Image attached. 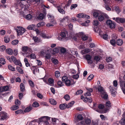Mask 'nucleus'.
<instances>
[{
  "mask_svg": "<svg viewBox=\"0 0 125 125\" xmlns=\"http://www.w3.org/2000/svg\"><path fill=\"white\" fill-rule=\"evenodd\" d=\"M19 42L18 40H15L12 41L11 42V44L14 45H17L18 43Z\"/></svg>",
  "mask_w": 125,
  "mask_h": 125,
  "instance_id": "obj_32",
  "label": "nucleus"
},
{
  "mask_svg": "<svg viewBox=\"0 0 125 125\" xmlns=\"http://www.w3.org/2000/svg\"><path fill=\"white\" fill-rule=\"evenodd\" d=\"M114 8L115 10L118 14L120 12L119 7L117 6H115L114 7Z\"/></svg>",
  "mask_w": 125,
  "mask_h": 125,
  "instance_id": "obj_41",
  "label": "nucleus"
},
{
  "mask_svg": "<svg viewBox=\"0 0 125 125\" xmlns=\"http://www.w3.org/2000/svg\"><path fill=\"white\" fill-rule=\"evenodd\" d=\"M31 70L33 71V73L34 74H35V71L36 70H37L38 69L37 67V66H33L31 68Z\"/></svg>",
  "mask_w": 125,
  "mask_h": 125,
  "instance_id": "obj_36",
  "label": "nucleus"
},
{
  "mask_svg": "<svg viewBox=\"0 0 125 125\" xmlns=\"http://www.w3.org/2000/svg\"><path fill=\"white\" fill-rule=\"evenodd\" d=\"M32 18V16L30 14L27 15L26 16V19L28 20H31Z\"/></svg>",
  "mask_w": 125,
  "mask_h": 125,
  "instance_id": "obj_45",
  "label": "nucleus"
},
{
  "mask_svg": "<svg viewBox=\"0 0 125 125\" xmlns=\"http://www.w3.org/2000/svg\"><path fill=\"white\" fill-rule=\"evenodd\" d=\"M83 41H85L88 39V37L86 35H83L81 37Z\"/></svg>",
  "mask_w": 125,
  "mask_h": 125,
  "instance_id": "obj_53",
  "label": "nucleus"
},
{
  "mask_svg": "<svg viewBox=\"0 0 125 125\" xmlns=\"http://www.w3.org/2000/svg\"><path fill=\"white\" fill-rule=\"evenodd\" d=\"M119 122L121 125H125V117L122 118Z\"/></svg>",
  "mask_w": 125,
  "mask_h": 125,
  "instance_id": "obj_37",
  "label": "nucleus"
},
{
  "mask_svg": "<svg viewBox=\"0 0 125 125\" xmlns=\"http://www.w3.org/2000/svg\"><path fill=\"white\" fill-rule=\"evenodd\" d=\"M77 6V4H72L71 7V9H73L75 8Z\"/></svg>",
  "mask_w": 125,
  "mask_h": 125,
  "instance_id": "obj_62",
  "label": "nucleus"
},
{
  "mask_svg": "<svg viewBox=\"0 0 125 125\" xmlns=\"http://www.w3.org/2000/svg\"><path fill=\"white\" fill-rule=\"evenodd\" d=\"M90 22V21L88 20H87L85 21V22L83 23H82V26H88V23Z\"/></svg>",
  "mask_w": 125,
  "mask_h": 125,
  "instance_id": "obj_18",
  "label": "nucleus"
},
{
  "mask_svg": "<svg viewBox=\"0 0 125 125\" xmlns=\"http://www.w3.org/2000/svg\"><path fill=\"white\" fill-rule=\"evenodd\" d=\"M74 103V101H72L70 103H69L68 104H67V108H69L71 107Z\"/></svg>",
  "mask_w": 125,
  "mask_h": 125,
  "instance_id": "obj_31",
  "label": "nucleus"
},
{
  "mask_svg": "<svg viewBox=\"0 0 125 125\" xmlns=\"http://www.w3.org/2000/svg\"><path fill=\"white\" fill-rule=\"evenodd\" d=\"M59 107L60 109H64L67 108V104L65 103L60 104Z\"/></svg>",
  "mask_w": 125,
  "mask_h": 125,
  "instance_id": "obj_15",
  "label": "nucleus"
},
{
  "mask_svg": "<svg viewBox=\"0 0 125 125\" xmlns=\"http://www.w3.org/2000/svg\"><path fill=\"white\" fill-rule=\"evenodd\" d=\"M125 83V81L120 79L119 81V85L120 87H122V88L124 87V83Z\"/></svg>",
  "mask_w": 125,
  "mask_h": 125,
  "instance_id": "obj_25",
  "label": "nucleus"
},
{
  "mask_svg": "<svg viewBox=\"0 0 125 125\" xmlns=\"http://www.w3.org/2000/svg\"><path fill=\"white\" fill-rule=\"evenodd\" d=\"M85 58L87 60L88 63V64H92L93 63V61L91 60V57L90 55L87 54L85 55Z\"/></svg>",
  "mask_w": 125,
  "mask_h": 125,
  "instance_id": "obj_8",
  "label": "nucleus"
},
{
  "mask_svg": "<svg viewBox=\"0 0 125 125\" xmlns=\"http://www.w3.org/2000/svg\"><path fill=\"white\" fill-rule=\"evenodd\" d=\"M45 15L43 13H40L38 17V20H42L44 18Z\"/></svg>",
  "mask_w": 125,
  "mask_h": 125,
  "instance_id": "obj_16",
  "label": "nucleus"
},
{
  "mask_svg": "<svg viewBox=\"0 0 125 125\" xmlns=\"http://www.w3.org/2000/svg\"><path fill=\"white\" fill-rule=\"evenodd\" d=\"M83 51V53L84 54H86L90 52V50L89 49H86Z\"/></svg>",
  "mask_w": 125,
  "mask_h": 125,
  "instance_id": "obj_61",
  "label": "nucleus"
},
{
  "mask_svg": "<svg viewBox=\"0 0 125 125\" xmlns=\"http://www.w3.org/2000/svg\"><path fill=\"white\" fill-rule=\"evenodd\" d=\"M95 89L97 90L98 92L100 93L101 94L103 93H104V92L105 91V90L104 88L101 85L97 87H95Z\"/></svg>",
  "mask_w": 125,
  "mask_h": 125,
  "instance_id": "obj_6",
  "label": "nucleus"
},
{
  "mask_svg": "<svg viewBox=\"0 0 125 125\" xmlns=\"http://www.w3.org/2000/svg\"><path fill=\"white\" fill-rule=\"evenodd\" d=\"M111 104L109 101H108L106 102V106L107 107H111Z\"/></svg>",
  "mask_w": 125,
  "mask_h": 125,
  "instance_id": "obj_47",
  "label": "nucleus"
},
{
  "mask_svg": "<svg viewBox=\"0 0 125 125\" xmlns=\"http://www.w3.org/2000/svg\"><path fill=\"white\" fill-rule=\"evenodd\" d=\"M6 49V47L4 45H2L0 46V51L1 52L4 51Z\"/></svg>",
  "mask_w": 125,
  "mask_h": 125,
  "instance_id": "obj_42",
  "label": "nucleus"
},
{
  "mask_svg": "<svg viewBox=\"0 0 125 125\" xmlns=\"http://www.w3.org/2000/svg\"><path fill=\"white\" fill-rule=\"evenodd\" d=\"M48 81L49 83L51 84H53L54 83V80L53 79L50 78L48 79Z\"/></svg>",
  "mask_w": 125,
  "mask_h": 125,
  "instance_id": "obj_50",
  "label": "nucleus"
},
{
  "mask_svg": "<svg viewBox=\"0 0 125 125\" xmlns=\"http://www.w3.org/2000/svg\"><path fill=\"white\" fill-rule=\"evenodd\" d=\"M9 89V87L7 86H4L2 87H0V93H1L4 91H7Z\"/></svg>",
  "mask_w": 125,
  "mask_h": 125,
  "instance_id": "obj_9",
  "label": "nucleus"
},
{
  "mask_svg": "<svg viewBox=\"0 0 125 125\" xmlns=\"http://www.w3.org/2000/svg\"><path fill=\"white\" fill-rule=\"evenodd\" d=\"M32 106L34 107H38L39 106V104L37 102H34L33 103Z\"/></svg>",
  "mask_w": 125,
  "mask_h": 125,
  "instance_id": "obj_38",
  "label": "nucleus"
},
{
  "mask_svg": "<svg viewBox=\"0 0 125 125\" xmlns=\"http://www.w3.org/2000/svg\"><path fill=\"white\" fill-rule=\"evenodd\" d=\"M116 43L118 46H121L123 43V41L121 39H118L116 41Z\"/></svg>",
  "mask_w": 125,
  "mask_h": 125,
  "instance_id": "obj_11",
  "label": "nucleus"
},
{
  "mask_svg": "<svg viewBox=\"0 0 125 125\" xmlns=\"http://www.w3.org/2000/svg\"><path fill=\"white\" fill-rule=\"evenodd\" d=\"M103 39L105 40H107L108 39V35L106 34H104L102 36Z\"/></svg>",
  "mask_w": 125,
  "mask_h": 125,
  "instance_id": "obj_51",
  "label": "nucleus"
},
{
  "mask_svg": "<svg viewBox=\"0 0 125 125\" xmlns=\"http://www.w3.org/2000/svg\"><path fill=\"white\" fill-rule=\"evenodd\" d=\"M15 104L16 105H19L21 104V102L18 99L15 100Z\"/></svg>",
  "mask_w": 125,
  "mask_h": 125,
  "instance_id": "obj_55",
  "label": "nucleus"
},
{
  "mask_svg": "<svg viewBox=\"0 0 125 125\" xmlns=\"http://www.w3.org/2000/svg\"><path fill=\"white\" fill-rule=\"evenodd\" d=\"M4 40L6 43L9 42L10 40V38L7 36H5L4 37Z\"/></svg>",
  "mask_w": 125,
  "mask_h": 125,
  "instance_id": "obj_30",
  "label": "nucleus"
},
{
  "mask_svg": "<svg viewBox=\"0 0 125 125\" xmlns=\"http://www.w3.org/2000/svg\"><path fill=\"white\" fill-rule=\"evenodd\" d=\"M62 4L61 5L58 6L57 8V9L58 11L61 13L62 14H64L65 13V11L63 9H65V6H64L63 8L62 7Z\"/></svg>",
  "mask_w": 125,
  "mask_h": 125,
  "instance_id": "obj_5",
  "label": "nucleus"
},
{
  "mask_svg": "<svg viewBox=\"0 0 125 125\" xmlns=\"http://www.w3.org/2000/svg\"><path fill=\"white\" fill-rule=\"evenodd\" d=\"M14 63L16 65H19L21 67L22 66V64L20 61L18 60L17 59L14 62Z\"/></svg>",
  "mask_w": 125,
  "mask_h": 125,
  "instance_id": "obj_17",
  "label": "nucleus"
},
{
  "mask_svg": "<svg viewBox=\"0 0 125 125\" xmlns=\"http://www.w3.org/2000/svg\"><path fill=\"white\" fill-rule=\"evenodd\" d=\"M63 97L65 99L66 101H68L70 100V99L69 95L68 94H66Z\"/></svg>",
  "mask_w": 125,
  "mask_h": 125,
  "instance_id": "obj_43",
  "label": "nucleus"
},
{
  "mask_svg": "<svg viewBox=\"0 0 125 125\" xmlns=\"http://www.w3.org/2000/svg\"><path fill=\"white\" fill-rule=\"evenodd\" d=\"M21 50L25 54H28L29 53V52L31 51V50L30 48L28 46H24L22 47Z\"/></svg>",
  "mask_w": 125,
  "mask_h": 125,
  "instance_id": "obj_3",
  "label": "nucleus"
},
{
  "mask_svg": "<svg viewBox=\"0 0 125 125\" xmlns=\"http://www.w3.org/2000/svg\"><path fill=\"white\" fill-rule=\"evenodd\" d=\"M52 62L54 64L56 65L58 64V61L56 59H54L52 61Z\"/></svg>",
  "mask_w": 125,
  "mask_h": 125,
  "instance_id": "obj_58",
  "label": "nucleus"
},
{
  "mask_svg": "<svg viewBox=\"0 0 125 125\" xmlns=\"http://www.w3.org/2000/svg\"><path fill=\"white\" fill-rule=\"evenodd\" d=\"M51 57V55L50 54L47 53L45 56V59L46 60L48 59H50Z\"/></svg>",
  "mask_w": 125,
  "mask_h": 125,
  "instance_id": "obj_44",
  "label": "nucleus"
},
{
  "mask_svg": "<svg viewBox=\"0 0 125 125\" xmlns=\"http://www.w3.org/2000/svg\"><path fill=\"white\" fill-rule=\"evenodd\" d=\"M15 113L17 114H24L23 110L21 109H19L17 110L15 112Z\"/></svg>",
  "mask_w": 125,
  "mask_h": 125,
  "instance_id": "obj_26",
  "label": "nucleus"
},
{
  "mask_svg": "<svg viewBox=\"0 0 125 125\" xmlns=\"http://www.w3.org/2000/svg\"><path fill=\"white\" fill-rule=\"evenodd\" d=\"M85 122L87 125H89L91 123V120L89 118H88L85 120Z\"/></svg>",
  "mask_w": 125,
  "mask_h": 125,
  "instance_id": "obj_56",
  "label": "nucleus"
},
{
  "mask_svg": "<svg viewBox=\"0 0 125 125\" xmlns=\"http://www.w3.org/2000/svg\"><path fill=\"white\" fill-rule=\"evenodd\" d=\"M110 43L111 45L113 46H115V44L116 42L115 40L112 39L110 40Z\"/></svg>",
  "mask_w": 125,
  "mask_h": 125,
  "instance_id": "obj_46",
  "label": "nucleus"
},
{
  "mask_svg": "<svg viewBox=\"0 0 125 125\" xmlns=\"http://www.w3.org/2000/svg\"><path fill=\"white\" fill-rule=\"evenodd\" d=\"M93 16L95 18H97L99 16V13L97 12H94L93 13Z\"/></svg>",
  "mask_w": 125,
  "mask_h": 125,
  "instance_id": "obj_49",
  "label": "nucleus"
},
{
  "mask_svg": "<svg viewBox=\"0 0 125 125\" xmlns=\"http://www.w3.org/2000/svg\"><path fill=\"white\" fill-rule=\"evenodd\" d=\"M104 19V16L102 15H99L98 17V20L100 21H103Z\"/></svg>",
  "mask_w": 125,
  "mask_h": 125,
  "instance_id": "obj_28",
  "label": "nucleus"
},
{
  "mask_svg": "<svg viewBox=\"0 0 125 125\" xmlns=\"http://www.w3.org/2000/svg\"><path fill=\"white\" fill-rule=\"evenodd\" d=\"M16 31L17 33V34L18 35H21L23 33V32L21 31L20 30H18L16 29Z\"/></svg>",
  "mask_w": 125,
  "mask_h": 125,
  "instance_id": "obj_34",
  "label": "nucleus"
},
{
  "mask_svg": "<svg viewBox=\"0 0 125 125\" xmlns=\"http://www.w3.org/2000/svg\"><path fill=\"white\" fill-rule=\"evenodd\" d=\"M28 83L31 87L33 88L34 87V83L31 80H29Z\"/></svg>",
  "mask_w": 125,
  "mask_h": 125,
  "instance_id": "obj_24",
  "label": "nucleus"
},
{
  "mask_svg": "<svg viewBox=\"0 0 125 125\" xmlns=\"http://www.w3.org/2000/svg\"><path fill=\"white\" fill-rule=\"evenodd\" d=\"M0 116L1 120H4L9 118L7 114L4 112H1L0 113Z\"/></svg>",
  "mask_w": 125,
  "mask_h": 125,
  "instance_id": "obj_4",
  "label": "nucleus"
},
{
  "mask_svg": "<svg viewBox=\"0 0 125 125\" xmlns=\"http://www.w3.org/2000/svg\"><path fill=\"white\" fill-rule=\"evenodd\" d=\"M19 108V106L17 105H13L10 108V109L12 110H15L18 109Z\"/></svg>",
  "mask_w": 125,
  "mask_h": 125,
  "instance_id": "obj_35",
  "label": "nucleus"
},
{
  "mask_svg": "<svg viewBox=\"0 0 125 125\" xmlns=\"http://www.w3.org/2000/svg\"><path fill=\"white\" fill-rule=\"evenodd\" d=\"M101 97L104 99H107L108 98V95L107 93L105 91L104 93H103L101 94Z\"/></svg>",
  "mask_w": 125,
  "mask_h": 125,
  "instance_id": "obj_13",
  "label": "nucleus"
},
{
  "mask_svg": "<svg viewBox=\"0 0 125 125\" xmlns=\"http://www.w3.org/2000/svg\"><path fill=\"white\" fill-rule=\"evenodd\" d=\"M18 28L19 29L21 30V31L23 32V33H24L26 31V29H25L21 27H19Z\"/></svg>",
  "mask_w": 125,
  "mask_h": 125,
  "instance_id": "obj_57",
  "label": "nucleus"
},
{
  "mask_svg": "<svg viewBox=\"0 0 125 125\" xmlns=\"http://www.w3.org/2000/svg\"><path fill=\"white\" fill-rule=\"evenodd\" d=\"M33 39L34 42H39L41 41L40 39H39L38 37L37 36L33 37Z\"/></svg>",
  "mask_w": 125,
  "mask_h": 125,
  "instance_id": "obj_22",
  "label": "nucleus"
},
{
  "mask_svg": "<svg viewBox=\"0 0 125 125\" xmlns=\"http://www.w3.org/2000/svg\"><path fill=\"white\" fill-rule=\"evenodd\" d=\"M69 17L68 16L64 17L62 19H60V22L61 23H62L65 21H68L69 20Z\"/></svg>",
  "mask_w": 125,
  "mask_h": 125,
  "instance_id": "obj_10",
  "label": "nucleus"
},
{
  "mask_svg": "<svg viewBox=\"0 0 125 125\" xmlns=\"http://www.w3.org/2000/svg\"><path fill=\"white\" fill-rule=\"evenodd\" d=\"M55 76L56 77L58 78L60 76V73L59 71H57L55 72Z\"/></svg>",
  "mask_w": 125,
  "mask_h": 125,
  "instance_id": "obj_60",
  "label": "nucleus"
},
{
  "mask_svg": "<svg viewBox=\"0 0 125 125\" xmlns=\"http://www.w3.org/2000/svg\"><path fill=\"white\" fill-rule=\"evenodd\" d=\"M81 98L85 102L88 101V99L87 97H84L82 95L81 96Z\"/></svg>",
  "mask_w": 125,
  "mask_h": 125,
  "instance_id": "obj_29",
  "label": "nucleus"
},
{
  "mask_svg": "<svg viewBox=\"0 0 125 125\" xmlns=\"http://www.w3.org/2000/svg\"><path fill=\"white\" fill-rule=\"evenodd\" d=\"M83 91L81 90H78L75 94V95H77L82 94L83 93Z\"/></svg>",
  "mask_w": 125,
  "mask_h": 125,
  "instance_id": "obj_40",
  "label": "nucleus"
},
{
  "mask_svg": "<svg viewBox=\"0 0 125 125\" xmlns=\"http://www.w3.org/2000/svg\"><path fill=\"white\" fill-rule=\"evenodd\" d=\"M105 8L108 11H110L111 10V8L108 6V4H105Z\"/></svg>",
  "mask_w": 125,
  "mask_h": 125,
  "instance_id": "obj_64",
  "label": "nucleus"
},
{
  "mask_svg": "<svg viewBox=\"0 0 125 125\" xmlns=\"http://www.w3.org/2000/svg\"><path fill=\"white\" fill-rule=\"evenodd\" d=\"M6 52L9 55H12L13 53V50L10 48L7 49L6 50Z\"/></svg>",
  "mask_w": 125,
  "mask_h": 125,
  "instance_id": "obj_12",
  "label": "nucleus"
},
{
  "mask_svg": "<svg viewBox=\"0 0 125 125\" xmlns=\"http://www.w3.org/2000/svg\"><path fill=\"white\" fill-rule=\"evenodd\" d=\"M99 28L97 26H95L94 28V31L96 32H97L98 31Z\"/></svg>",
  "mask_w": 125,
  "mask_h": 125,
  "instance_id": "obj_63",
  "label": "nucleus"
},
{
  "mask_svg": "<svg viewBox=\"0 0 125 125\" xmlns=\"http://www.w3.org/2000/svg\"><path fill=\"white\" fill-rule=\"evenodd\" d=\"M94 76L93 74H90L88 77L87 79L89 81L92 80L93 78L94 77Z\"/></svg>",
  "mask_w": 125,
  "mask_h": 125,
  "instance_id": "obj_59",
  "label": "nucleus"
},
{
  "mask_svg": "<svg viewBox=\"0 0 125 125\" xmlns=\"http://www.w3.org/2000/svg\"><path fill=\"white\" fill-rule=\"evenodd\" d=\"M78 119L80 120H83V118L82 115L80 114L78 115L77 116Z\"/></svg>",
  "mask_w": 125,
  "mask_h": 125,
  "instance_id": "obj_52",
  "label": "nucleus"
},
{
  "mask_svg": "<svg viewBox=\"0 0 125 125\" xmlns=\"http://www.w3.org/2000/svg\"><path fill=\"white\" fill-rule=\"evenodd\" d=\"M35 25L33 24L30 25L27 27V29L30 30H32L35 27Z\"/></svg>",
  "mask_w": 125,
  "mask_h": 125,
  "instance_id": "obj_27",
  "label": "nucleus"
},
{
  "mask_svg": "<svg viewBox=\"0 0 125 125\" xmlns=\"http://www.w3.org/2000/svg\"><path fill=\"white\" fill-rule=\"evenodd\" d=\"M8 69L12 71H14L15 70V68L11 65L8 66Z\"/></svg>",
  "mask_w": 125,
  "mask_h": 125,
  "instance_id": "obj_21",
  "label": "nucleus"
},
{
  "mask_svg": "<svg viewBox=\"0 0 125 125\" xmlns=\"http://www.w3.org/2000/svg\"><path fill=\"white\" fill-rule=\"evenodd\" d=\"M62 80L63 82L65 83L66 85L67 86H70L74 84L75 83L73 80H70L66 76H64L62 77Z\"/></svg>",
  "mask_w": 125,
  "mask_h": 125,
  "instance_id": "obj_1",
  "label": "nucleus"
},
{
  "mask_svg": "<svg viewBox=\"0 0 125 125\" xmlns=\"http://www.w3.org/2000/svg\"><path fill=\"white\" fill-rule=\"evenodd\" d=\"M17 70L20 73L23 74V72L21 68L19 67H17L16 68Z\"/></svg>",
  "mask_w": 125,
  "mask_h": 125,
  "instance_id": "obj_23",
  "label": "nucleus"
},
{
  "mask_svg": "<svg viewBox=\"0 0 125 125\" xmlns=\"http://www.w3.org/2000/svg\"><path fill=\"white\" fill-rule=\"evenodd\" d=\"M6 63V62L5 59L3 58H0V63L3 65L4 64Z\"/></svg>",
  "mask_w": 125,
  "mask_h": 125,
  "instance_id": "obj_39",
  "label": "nucleus"
},
{
  "mask_svg": "<svg viewBox=\"0 0 125 125\" xmlns=\"http://www.w3.org/2000/svg\"><path fill=\"white\" fill-rule=\"evenodd\" d=\"M32 107L31 106H29L26 107L24 111L25 113H26L30 111L32 109Z\"/></svg>",
  "mask_w": 125,
  "mask_h": 125,
  "instance_id": "obj_19",
  "label": "nucleus"
},
{
  "mask_svg": "<svg viewBox=\"0 0 125 125\" xmlns=\"http://www.w3.org/2000/svg\"><path fill=\"white\" fill-rule=\"evenodd\" d=\"M109 88L111 91V93L112 95H115L116 92L113 89V88L112 86H109Z\"/></svg>",
  "mask_w": 125,
  "mask_h": 125,
  "instance_id": "obj_14",
  "label": "nucleus"
},
{
  "mask_svg": "<svg viewBox=\"0 0 125 125\" xmlns=\"http://www.w3.org/2000/svg\"><path fill=\"white\" fill-rule=\"evenodd\" d=\"M100 60V58L99 56H96L94 57V60L96 62L99 61Z\"/></svg>",
  "mask_w": 125,
  "mask_h": 125,
  "instance_id": "obj_48",
  "label": "nucleus"
},
{
  "mask_svg": "<svg viewBox=\"0 0 125 125\" xmlns=\"http://www.w3.org/2000/svg\"><path fill=\"white\" fill-rule=\"evenodd\" d=\"M106 23L111 29H114L115 27V22L112 21L110 20H107L106 21Z\"/></svg>",
  "mask_w": 125,
  "mask_h": 125,
  "instance_id": "obj_2",
  "label": "nucleus"
},
{
  "mask_svg": "<svg viewBox=\"0 0 125 125\" xmlns=\"http://www.w3.org/2000/svg\"><path fill=\"white\" fill-rule=\"evenodd\" d=\"M20 87L21 91L22 92L24 91L25 90V86L22 83H21Z\"/></svg>",
  "mask_w": 125,
  "mask_h": 125,
  "instance_id": "obj_20",
  "label": "nucleus"
},
{
  "mask_svg": "<svg viewBox=\"0 0 125 125\" xmlns=\"http://www.w3.org/2000/svg\"><path fill=\"white\" fill-rule=\"evenodd\" d=\"M60 48L59 47H56V48L53 49V51L55 53H57L59 52Z\"/></svg>",
  "mask_w": 125,
  "mask_h": 125,
  "instance_id": "obj_54",
  "label": "nucleus"
},
{
  "mask_svg": "<svg viewBox=\"0 0 125 125\" xmlns=\"http://www.w3.org/2000/svg\"><path fill=\"white\" fill-rule=\"evenodd\" d=\"M115 21L118 23H124L125 22V19L123 18L117 17L116 18Z\"/></svg>",
  "mask_w": 125,
  "mask_h": 125,
  "instance_id": "obj_7",
  "label": "nucleus"
},
{
  "mask_svg": "<svg viewBox=\"0 0 125 125\" xmlns=\"http://www.w3.org/2000/svg\"><path fill=\"white\" fill-rule=\"evenodd\" d=\"M49 102L51 104L53 105H55L57 103L56 102L55 100L52 99H50Z\"/></svg>",
  "mask_w": 125,
  "mask_h": 125,
  "instance_id": "obj_33",
  "label": "nucleus"
}]
</instances>
